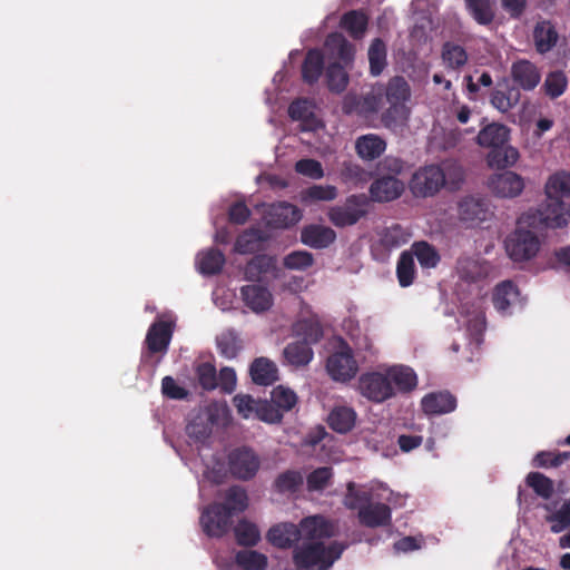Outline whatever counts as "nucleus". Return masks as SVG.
Returning a JSON list of instances; mask_svg holds the SVG:
<instances>
[{
    "instance_id": "f257e3e1",
    "label": "nucleus",
    "mask_w": 570,
    "mask_h": 570,
    "mask_svg": "<svg viewBox=\"0 0 570 570\" xmlns=\"http://www.w3.org/2000/svg\"><path fill=\"white\" fill-rule=\"evenodd\" d=\"M463 167L454 159H445L440 164L425 165L415 170L409 181L413 196L429 198L441 189L456 191L464 181Z\"/></svg>"
},
{
    "instance_id": "f03ea898",
    "label": "nucleus",
    "mask_w": 570,
    "mask_h": 570,
    "mask_svg": "<svg viewBox=\"0 0 570 570\" xmlns=\"http://www.w3.org/2000/svg\"><path fill=\"white\" fill-rule=\"evenodd\" d=\"M293 342L287 344V364L305 366L313 358L312 345L323 337V327L315 314L301 316L292 326Z\"/></svg>"
},
{
    "instance_id": "7ed1b4c3",
    "label": "nucleus",
    "mask_w": 570,
    "mask_h": 570,
    "mask_svg": "<svg viewBox=\"0 0 570 570\" xmlns=\"http://www.w3.org/2000/svg\"><path fill=\"white\" fill-rule=\"evenodd\" d=\"M346 549V544L333 541H302L293 553V562L298 570H328Z\"/></svg>"
},
{
    "instance_id": "20e7f679",
    "label": "nucleus",
    "mask_w": 570,
    "mask_h": 570,
    "mask_svg": "<svg viewBox=\"0 0 570 570\" xmlns=\"http://www.w3.org/2000/svg\"><path fill=\"white\" fill-rule=\"evenodd\" d=\"M383 91L389 108L382 114V121L386 127L403 125L409 119L410 109L406 102L411 98V87L402 76L389 79Z\"/></svg>"
},
{
    "instance_id": "39448f33",
    "label": "nucleus",
    "mask_w": 570,
    "mask_h": 570,
    "mask_svg": "<svg viewBox=\"0 0 570 570\" xmlns=\"http://www.w3.org/2000/svg\"><path fill=\"white\" fill-rule=\"evenodd\" d=\"M544 190L552 200V216L538 210L539 222L546 227H561L566 223L561 199L570 197V171L559 170L552 174L546 183Z\"/></svg>"
},
{
    "instance_id": "423d86ee",
    "label": "nucleus",
    "mask_w": 570,
    "mask_h": 570,
    "mask_svg": "<svg viewBox=\"0 0 570 570\" xmlns=\"http://www.w3.org/2000/svg\"><path fill=\"white\" fill-rule=\"evenodd\" d=\"M297 534L302 541H323L336 534V523L321 514L302 519L298 527L287 522V548L289 547V537L296 538Z\"/></svg>"
},
{
    "instance_id": "0eeeda50",
    "label": "nucleus",
    "mask_w": 570,
    "mask_h": 570,
    "mask_svg": "<svg viewBox=\"0 0 570 570\" xmlns=\"http://www.w3.org/2000/svg\"><path fill=\"white\" fill-rule=\"evenodd\" d=\"M366 206L367 197L364 194L351 195L343 206L331 207L327 217L336 227L352 226L367 214Z\"/></svg>"
},
{
    "instance_id": "6e6552de",
    "label": "nucleus",
    "mask_w": 570,
    "mask_h": 570,
    "mask_svg": "<svg viewBox=\"0 0 570 570\" xmlns=\"http://www.w3.org/2000/svg\"><path fill=\"white\" fill-rule=\"evenodd\" d=\"M504 245L509 257L514 262L531 259L540 248L538 236L533 232L522 228H517L511 233L507 237Z\"/></svg>"
},
{
    "instance_id": "1a4fd4ad",
    "label": "nucleus",
    "mask_w": 570,
    "mask_h": 570,
    "mask_svg": "<svg viewBox=\"0 0 570 570\" xmlns=\"http://www.w3.org/2000/svg\"><path fill=\"white\" fill-rule=\"evenodd\" d=\"M357 390L362 396L374 403H383L393 397L395 391L386 373L366 372L358 377Z\"/></svg>"
},
{
    "instance_id": "9d476101",
    "label": "nucleus",
    "mask_w": 570,
    "mask_h": 570,
    "mask_svg": "<svg viewBox=\"0 0 570 570\" xmlns=\"http://www.w3.org/2000/svg\"><path fill=\"white\" fill-rule=\"evenodd\" d=\"M233 517L227 507L214 502L203 510L199 521L208 537L222 538L230 530Z\"/></svg>"
},
{
    "instance_id": "9b49d317",
    "label": "nucleus",
    "mask_w": 570,
    "mask_h": 570,
    "mask_svg": "<svg viewBox=\"0 0 570 570\" xmlns=\"http://www.w3.org/2000/svg\"><path fill=\"white\" fill-rule=\"evenodd\" d=\"M326 368L330 376L338 382H347L355 376L358 365L346 343L342 344L340 351L328 356Z\"/></svg>"
},
{
    "instance_id": "f8f14e48",
    "label": "nucleus",
    "mask_w": 570,
    "mask_h": 570,
    "mask_svg": "<svg viewBox=\"0 0 570 570\" xmlns=\"http://www.w3.org/2000/svg\"><path fill=\"white\" fill-rule=\"evenodd\" d=\"M383 106V91L379 89L373 90L366 95H352L345 96L343 101V111L346 115L356 114L361 117H370L375 115Z\"/></svg>"
},
{
    "instance_id": "ddd939ff",
    "label": "nucleus",
    "mask_w": 570,
    "mask_h": 570,
    "mask_svg": "<svg viewBox=\"0 0 570 570\" xmlns=\"http://www.w3.org/2000/svg\"><path fill=\"white\" fill-rule=\"evenodd\" d=\"M458 212L460 220L471 227L489 220L493 215L489 202L474 196H468L461 199Z\"/></svg>"
},
{
    "instance_id": "4468645a",
    "label": "nucleus",
    "mask_w": 570,
    "mask_h": 570,
    "mask_svg": "<svg viewBox=\"0 0 570 570\" xmlns=\"http://www.w3.org/2000/svg\"><path fill=\"white\" fill-rule=\"evenodd\" d=\"M317 106L311 98H298L287 107V116L301 122L304 131H315L323 126L317 116Z\"/></svg>"
},
{
    "instance_id": "2eb2a0df",
    "label": "nucleus",
    "mask_w": 570,
    "mask_h": 570,
    "mask_svg": "<svg viewBox=\"0 0 570 570\" xmlns=\"http://www.w3.org/2000/svg\"><path fill=\"white\" fill-rule=\"evenodd\" d=\"M490 190L501 198H514L524 189L523 178L514 171L493 174L488 181Z\"/></svg>"
},
{
    "instance_id": "dca6fc26",
    "label": "nucleus",
    "mask_w": 570,
    "mask_h": 570,
    "mask_svg": "<svg viewBox=\"0 0 570 570\" xmlns=\"http://www.w3.org/2000/svg\"><path fill=\"white\" fill-rule=\"evenodd\" d=\"M228 465L230 473L235 478L249 480L256 474L259 461L252 450L242 448L230 452Z\"/></svg>"
},
{
    "instance_id": "f3484780",
    "label": "nucleus",
    "mask_w": 570,
    "mask_h": 570,
    "mask_svg": "<svg viewBox=\"0 0 570 570\" xmlns=\"http://www.w3.org/2000/svg\"><path fill=\"white\" fill-rule=\"evenodd\" d=\"M510 75L513 83L524 91L533 90L541 80L539 68L527 59L514 61L511 66Z\"/></svg>"
},
{
    "instance_id": "a211bd4d",
    "label": "nucleus",
    "mask_w": 570,
    "mask_h": 570,
    "mask_svg": "<svg viewBox=\"0 0 570 570\" xmlns=\"http://www.w3.org/2000/svg\"><path fill=\"white\" fill-rule=\"evenodd\" d=\"M357 519L360 524L366 528L386 527L391 524L392 510L386 503L370 501L358 509Z\"/></svg>"
},
{
    "instance_id": "6ab92c4d",
    "label": "nucleus",
    "mask_w": 570,
    "mask_h": 570,
    "mask_svg": "<svg viewBox=\"0 0 570 570\" xmlns=\"http://www.w3.org/2000/svg\"><path fill=\"white\" fill-rule=\"evenodd\" d=\"M404 183L395 176L387 175L375 179L370 186V195L374 202L389 203L397 199L404 191Z\"/></svg>"
},
{
    "instance_id": "aec40b11",
    "label": "nucleus",
    "mask_w": 570,
    "mask_h": 570,
    "mask_svg": "<svg viewBox=\"0 0 570 570\" xmlns=\"http://www.w3.org/2000/svg\"><path fill=\"white\" fill-rule=\"evenodd\" d=\"M335 239V230L325 225L309 224L304 226L301 230V242L311 248H327Z\"/></svg>"
},
{
    "instance_id": "412c9836",
    "label": "nucleus",
    "mask_w": 570,
    "mask_h": 570,
    "mask_svg": "<svg viewBox=\"0 0 570 570\" xmlns=\"http://www.w3.org/2000/svg\"><path fill=\"white\" fill-rule=\"evenodd\" d=\"M421 406L426 415L448 414L456 409V397L448 391L432 392L422 399Z\"/></svg>"
},
{
    "instance_id": "4be33fe9",
    "label": "nucleus",
    "mask_w": 570,
    "mask_h": 570,
    "mask_svg": "<svg viewBox=\"0 0 570 570\" xmlns=\"http://www.w3.org/2000/svg\"><path fill=\"white\" fill-rule=\"evenodd\" d=\"M533 43L538 53L550 52L559 40V33L550 20L538 21L533 28Z\"/></svg>"
},
{
    "instance_id": "5701e85b",
    "label": "nucleus",
    "mask_w": 570,
    "mask_h": 570,
    "mask_svg": "<svg viewBox=\"0 0 570 570\" xmlns=\"http://www.w3.org/2000/svg\"><path fill=\"white\" fill-rule=\"evenodd\" d=\"M245 305L255 313H262L273 305L271 292L262 285H246L240 288Z\"/></svg>"
},
{
    "instance_id": "b1692460",
    "label": "nucleus",
    "mask_w": 570,
    "mask_h": 570,
    "mask_svg": "<svg viewBox=\"0 0 570 570\" xmlns=\"http://www.w3.org/2000/svg\"><path fill=\"white\" fill-rule=\"evenodd\" d=\"M173 335L171 323L158 321L151 324L146 335V344L150 353L166 352Z\"/></svg>"
},
{
    "instance_id": "393cba45",
    "label": "nucleus",
    "mask_w": 570,
    "mask_h": 570,
    "mask_svg": "<svg viewBox=\"0 0 570 570\" xmlns=\"http://www.w3.org/2000/svg\"><path fill=\"white\" fill-rule=\"evenodd\" d=\"M233 404L237 409L238 414L248 419L252 414H256L263 421H273L275 415H266L265 410L272 411V404L267 401H256L248 394H237L233 397Z\"/></svg>"
},
{
    "instance_id": "a878e982",
    "label": "nucleus",
    "mask_w": 570,
    "mask_h": 570,
    "mask_svg": "<svg viewBox=\"0 0 570 570\" xmlns=\"http://www.w3.org/2000/svg\"><path fill=\"white\" fill-rule=\"evenodd\" d=\"M455 268L459 277L468 283L478 282L489 274V266L485 261L470 256L460 257Z\"/></svg>"
},
{
    "instance_id": "bb28decb",
    "label": "nucleus",
    "mask_w": 570,
    "mask_h": 570,
    "mask_svg": "<svg viewBox=\"0 0 570 570\" xmlns=\"http://www.w3.org/2000/svg\"><path fill=\"white\" fill-rule=\"evenodd\" d=\"M510 139V130L502 124L492 122L482 128L476 137V141L481 147L493 149L501 145H505Z\"/></svg>"
},
{
    "instance_id": "cd10ccee",
    "label": "nucleus",
    "mask_w": 570,
    "mask_h": 570,
    "mask_svg": "<svg viewBox=\"0 0 570 570\" xmlns=\"http://www.w3.org/2000/svg\"><path fill=\"white\" fill-rule=\"evenodd\" d=\"M324 72V55L320 49H309L302 63V78L308 85L318 81Z\"/></svg>"
},
{
    "instance_id": "c85d7f7f",
    "label": "nucleus",
    "mask_w": 570,
    "mask_h": 570,
    "mask_svg": "<svg viewBox=\"0 0 570 570\" xmlns=\"http://www.w3.org/2000/svg\"><path fill=\"white\" fill-rule=\"evenodd\" d=\"M276 365L266 357L255 358L249 367L252 381L257 385L268 386L277 380Z\"/></svg>"
},
{
    "instance_id": "c756f323",
    "label": "nucleus",
    "mask_w": 570,
    "mask_h": 570,
    "mask_svg": "<svg viewBox=\"0 0 570 570\" xmlns=\"http://www.w3.org/2000/svg\"><path fill=\"white\" fill-rule=\"evenodd\" d=\"M355 421L356 412L345 405L335 406L327 417L328 426L333 431L342 434L350 432L354 428Z\"/></svg>"
},
{
    "instance_id": "7c9ffc66",
    "label": "nucleus",
    "mask_w": 570,
    "mask_h": 570,
    "mask_svg": "<svg viewBox=\"0 0 570 570\" xmlns=\"http://www.w3.org/2000/svg\"><path fill=\"white\" fill-rule=\"evenodd\" d=\"M355 149L362 159L374 160L385 151L386 142L377 135L368 134L357 138Z\"/></svg>"
},
{
    "instance_id": "2f4dec72",
    "label": "nucleus",
    "mask_w": 570,
    "mask_h": 570,
    "mask_svg": "<svg viewBox=\"0 0 570 570\" xmlns=\"http://www.w3.org/2000/svg\"><path fill=\"white\" fill-rule=\"evenodd\" d=\"M520 157L517 148L505 144L491 149L487 155L490 168L504 169L513 166Z\"/></svg>"
},
{
    "instance_id": "473e14b6",
    "label": "nucleus",
    "mask_w": 570,
    "mask_h": 570,
    "mask_svg": "<svg viewBox=\"0 0 570 570\" xmlns=\"http://www.w3.org/2000/svg\"><path fill=\"white\" fill-rule=\"evenodd\" d=\"M341 28L353 39H362L368 26V17L361 10H351L341 18Z\"/></svg>"
},
{
    "instance_id": "72a5a7b5",
    "label": "nucleus",
    "mask_w": 570,
    "mask_h": 570,
    "mask_svg": "<svg viewBox=\"0 0 570 570\" xmlns=\"http://www.w3.org/2000/svg\"><path fill=\"white\" fill-rule=\"evenodd\" d=\"M386 376L391 380L393 387L395 386L402 393L411 392L417 385L416 374L409 366H393L386 372Z\"/></svg>"
},
{
    "instance_id": "f704fd0d",
    "label": "nucleus",
    "mask_w": 570,
    "mask_h": 570,
    "mask_svg": "<svg viewBox=\"0 0 570 570\" xmlns=\"http://www.w3.org/2000/svg\"><path fill=\"white\" fill-rule=\"evenodd\" d=\"M441 58L445 68L454 71L461 70L469 60L466 50L462 46L452 41L443 43Z\"/></svg>"
},
{
    "instance_id": "c9c22d12",
    "label": "nucleus",
    "mask_w": 570,
    "mask_h": 570,
    "mask_svg": "<svg viewBox=\"0 0 570 570\" xmlns=\"http://www.w3.org/2000/svg\"><path fill=\"white\" fill-rule=\"evenodd\" d=\"M370 73L373 77L380 76L387 66V48L381 38L372 40L368 51Z\"/></svg>"
},
{
    "instance_id": "e433bc0d",
    "label": "nucleus",
    "mask_w": 570,
    "mask_h": 570,
    "mask_svg": "<svg viewBox=\"0 0 570 570\" xmlns=\"http://www.w3.org/2000/svg\"><path fill=\"white\" fill-rule=\"evenodd\" d=\"M199 272L204 275H217L225 265V255L217 248L200 252L197 256Z\"/></svg>"
},
{
    "instance_id": "4c0bfd02",
    "label": "nucleus",
    "mask_w": 570,
    "mask_h": 570,
    "mask_svg": "<svg viewBox=\"0 0 570 570\" xmlns=\"http://www.w3.org/2000/svg\"><path fill=\"white\" fill-rule=\"evenodd\" d=\"M373 493L371 490H366L364 487L357 485L355 482L350 481L346 484V493L343 499V504L348 510H357L362 505L367 504L372 501Z\"/></svg>"
},
{
    "instance_id": "58836bf2",
    "label": "nucleus",
    "mask_w": 570,
    "mask_h": 570,
    "mask_svg": "<svg viewBox=\"0 0 570 570\" xmlns=\"http://www.w3.org/2000/svg\"><path fill=\"white\" fill-rule=\"evenodd\" d=\"M274 258L262 254L254 256L245 266L244 275L247 281H261L274 268Z\"/></svg>"
},
{
    "instance_id": "ea45409f",
    "label": "nucleus",
    "mask_w": 570,
    "mask_h": 570,
    "mask_svg": "<svg viewBox=\"0 0 570 570\" xmlns=\"http://www.w3.org/2000/svg\"><path fill=\"white\" fill-rule=\"evenodd\" d=\"M340 62H332L325 69L326 85L330 91L341 94L348 85V73Z\"/></svg>"
},
{
    "instance_id": "a19ab883",
    "label": "nucleus",
    "mask_w": 570,
    "mask_h": 570,
    "mask_svg": "<svg viewBox=\"0 0 570 570\" xmlns=\"http://www.w3.org/2000/svg\"><path fill=\"white\" fill-rule=\"evenodd\" d=\"M413 257L415 256L423 268H434L441 261L436 248L425 240L414 242L412 244Z\"/></svg>"
},
{
    "instance_id": "79ce46f5",
    "label": "nucleus",
    "mask_w": 570,
    "mask_h": 570,
    "mask_svg": "<svg viewBox=\"0 0 570 570\" xmlns=\"http://www.w3.org/2000/svg\"><path fill=\"white\" fill-rule=\"evenodd\" d=\"M234 560L236 566L243 570H265L268 564L264 553L249 549L237 551Z\"/></svg>"
},
{
    "instance_id": "37998d69",
    "label": "nucleus",
    "mask_w": 570,
    "mask_h": 570,
    "mask_svg": "<svg viewBox=\"0 0 570 570\" xmlns=\"http://www.w3.org/2000/svg\"><path fill=\"white\" fill-rule=\"evenodd\" d=\"M337 195V188L333 185H312L301 191V200L304 204L331 202L334 200Z\"/></svg>"
},
{
    "instance_id": "c03bdc74",
    "label": "nucleus",
    "mask_w": 570,
    "mask_h": 570,
    "mask_svg": "<svg viewBox=\"0 0 570 570\" xmlns=\"http://www.w3.org/2000/svg\"><path fill=\"white\" fill-rule=\"evenodd\" d=\"M519 291L511 281H504L494 288L492 302L499 312H505L512 301L518 296Z\"/></svg>"
},
{
    "instance_id": "a18cd8bd",
    "label": "nucleus",
    "mask_w": 570,
    "mask_h": 570,
    "mask_svg": "<svg viewBox=\"0 0 570 570\" xmlns=\"http://www.w3.org/2000/svg\"><path fill=\"white\" fill-rule=\"evenodd\" d=\"M234 534L237 544L242 547H255L261 540L257 525L245 519L234 527Z\"/></svg>"
},
{
    "instance_id": "49530a36",
    "label": "nucleus",
    "mask_w": 570,
    "mask_h": 570,
    "mask_svg": "<svg viewBox=\"0 0 570 570\" xmlns=\"http://www.w3.org/2000/svg\"><path fill=\"white\" fill-rule=\"evenodd\" d=\"M465 6L472 18L482 26L492 23L494 11L492 0H465Z\"/></svg>"
},
{
    "instance_id": "de8ad7c7",
    "label": "nucleus",
    "mask_w": 570,
    "mask_h": 570,
    "mask_svg": "<svg viewBox=\"0 0 570 570\" xmlns=\"http://www.w3.org/2000/svg\"><path fill=\"white\" fill-rule=\"evenodd\" d=\"M525 483L544 500H550L554 493V482L541 472H530L525 478Z\"/></svg>"
},
{
    "instance_id": "09e8293b",
    "label": "nucleus",
    "mask_w": 570,
    "mask_h": 570,
    "mask_svg": "<svg viewBox=\"0 0 570 570\" xmlns=\"http://www.w3.org/2000/svg\"><path fill=\"white\" fill-rule=\"evenodd\" d=\"M334 476L333 468L320 466L313 470L306 476V488L308 492H323L328 485H331Z\"/></svg>"
},
{
    "instance_id": "8fccbe9b",
    "label": "nucleus",
    "mask_w": 570,
    "mask_h": 570,
    "mask_svg": "<svg viewBox=\"0 0 570 570\" xmlns=\"http://www.w3.org/2000/svg\"><path fill=\"white\" fill-rule=\"evenodd\" d=\"M567 88L568 78L562 70H554L549 72L542 85L544 94L551 99H557L562 96Z\"/></svg>"
},
{
    "instance_id": "3c124183",
    "label": "nucleus",
    "mask_w": 570,
    "mask_h": 570,
    "mask_svg": "<svg viewBox=\"0 0 570 570\" xmlns=\"http://www.w3.org/2000/svg\"><path fill=\"white\" fill-rule=\"evenodd\" d=\"M396 275L402 287H407L413 284L415 278V264L411 252L405 250L400 255L396 265Z\"/></svg>"
},
{
    "instance_id": "603ef678",
    "label": "nucleus",
    "mask_w": 570,
    "mask_h": 570,
    "mask_svg": "<svg viewBox=\"0 0 570 570\" xmlns=\"http://www.w3.org/2000/svg\"><path fill=\"white\" fill-rule=\"evenodd\" d=\"M568 460H570V451H540L534 455L532 465L540 469L559 468Z\"/></svg>"
},
{
    "instance_id": "864d4df0",
    "label": "nucleus",
    "mask_w": 570,
    "mask_h": 570,
    "mask_svg": "<svg viewBox=\"0 0 570 570\" xmlns=\"http://www.w3.org/2000/svg\"><path fill=\"white\" fill-rule=\"evenodd\" d=\"M262 240V232L259 229L250 228L238 235L234 249L239 254H250L258 248Z\"/></svg>"
},
{
    "instance_id": "5fc2aeb1",
    "label": "nucleus",
    "mask_w": 570,
    "mask_h": 570,
    "mask_svg": "<svg viewBox=\"0 0 570 570\" xmlns=\"http://www.w3.org/2000/svg\"><path fill=\"white\" fill-rule=\"evenodd\" d=\"M217 347L223 356L234 358L242 348V341L235 331L228 330L217 337Z\"/></svg>"
},
{
    "instance_id": "6e6d98bb",
    "label": "nucleus",
    "mask_w": 570,
    "mask_h": 570,
    "mask_svg": "<svg viewBox=\"0 0 570 570\" xmlns=\"http://www.w3.org/2000/svg\"><path fill=\"white\" fill-rule=\"evenodd\" d=\"M247 493L246 491L237 485L230 487L227 489L225 493V502L223 503L228 508L229 513L234 515L235 513L243 512L247 509Z\"/></svg>"
},
{
    "instance_id": "4d7b16f0",
    "label": "nucleus",
    "mask_w": 570,
    "mask_h": 570,
    "mask_svg": "<svg viewBox=\"0 0 570 570\" xmlns=\"http://www.w3.org/2000/svg\"><path fill=\"white\" fill-rule=\"evenodd\" d=\"M520 99V92L515 89L509 91L494 90L491 94L490 102L500 112H508L517 106Z\"/></svg>"
},
{
    "instance_id": "13d9d810",
    "label": "nucleus",
    "mask_w": 570,
    "mask_h": 570,
    "mask_svg": "<svg viewBox=\"0 0 570 570\" xmlns=\"http://www.w3.org/2000/svg\"><path fill=\"white\" fill-rule=\"evenodd\" d=\"M212 433V423L204 415L194 416L186 425V434L196 442H204Z\"/></svg>"
},
{
    "instance_id": "bf43d9fd",
    "label": "nucleus",
    "mask_w": 570,
    "mask_h": 570,
    "mask_svg": "<svg viewBox=\"0 0 570 570\" xmlns=\"http://www.w3.org/2000/svg\"><path fill=\"white\" fill-rule=\"evenodd\" d=\"M341 179L345 184L358 186L365 184L370 179V173L357 164L345 161L341 169Z\"/></svg>"
},
{
    "instance_id": "052dcab7",
    "label": "nucleus",
    "mask_w": 570,
    "mask_h": 570,
    "mask_svg": "<svg viewBox=\"0 0 570 570\" xmlns=\"http://www.w3.org/2000/svg\"><path fill=\"white\" fill-rule=\"evenodd\" d=\"M328 43L336 45V56L344 67H348L355 57V47L342 36H331L327 40Z\"/></svg>"
},
{
    "instance_id": "680f3d73",
    "label": "nucleus",
    "mask_w": 570,
    "mask_h": 570,
    "mask_svg": "<svg viewBox=\"0 0 570 570\" xmlns=\"http://www.w3.org/2000/svg\"><path fill=\"white\" fill-rule=\"evenodd\" d=\"M196 375L199 382V385L206 391H213L217 387V371L216 367L209 363L204 362L200 363L196 367Z\"/></svg>"
},
{
    "instance_id": "e2e57ef3",
    "label": "nucleus",
    "mask_w": 570,
    "mask_h": 570,
    "mask_svg": "<svg viewBox=\"0 0 570 570\" xmlns=\"http://www.w3.org/2000/svg\"><path fill=\"white\" fill-rule=\"evenodd\" d=\"M264 222L271 228L285 227V202L271 204L264 212Z\"/></svg>"
},
{
    "instance_id": "0e129e2a",
    "label": "nucleus",
    "mask_w": 570,
    "mask_h": 570,
    "mask_svg": "<svg viewBox=\"0 0 570 570\" xmlns=\"http://www.w3.org/2000/svg\"><path fill=\"white\" fill-rule=\"evenodd\" d=\"M547 522L551 523V531L560 533L570 525V504L564 502L561 508L546 518Z\"/></svg>"
},
{
    "instance_id": "69168bd1",
    "label": "nucleus",
    "mask_w": 570,
    "mask_h": 570,
    "mask_svg": "<svg viewBox=\"0 0 570 570\" xmlns=\"http://www.w3.org/2000/svg\"><path fill=\"white\" fill-rule=\"evenodd\" d=\"M407 242V234L404 232L401 225L395 224L386 228L382 235V244L385 247L394 248Z\"/></svg>"
},
{
    "instance_id": "338daca9",
    "label": "nucleus",
    "mask_w": 570,
    "mask_h": 570,
    "mask_svg": "<svg viewBox=\"0 0 570 570\" xmlns=\"http://www.w3.org/2000/svg\"><path fill=\"white\" fill-rule=\"evenodd\" d=\"M295 170L308 178L321 179L324 176L322 164L312 158H304L295 164Z\"/></svg>"
},
{
    "instance_id": "774afa93",
    "label": "nucleus",
    "mask_w": 570,
    "mask_h": 570,
    "mask_svg": "<svg viewBox=\"0 0 570 570\" xmlns=\"http://www.w3.org/2000/svg\"><path fill=\"white\" fill-rule=\"evenodd\" d=\"M314 263V257L309 252L296 250L287 254V269L304 271L311 267Z\"/></svg>"
}]
</instances>
